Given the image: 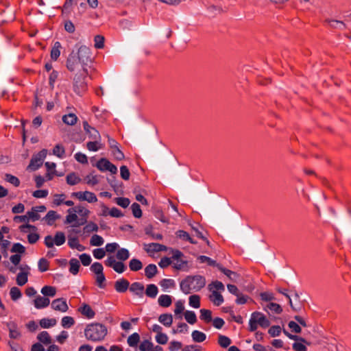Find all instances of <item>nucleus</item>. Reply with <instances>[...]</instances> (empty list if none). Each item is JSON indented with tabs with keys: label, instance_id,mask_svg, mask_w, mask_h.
Listing matches in <instances>:
<instances>
[{
	"label": "nucleus",
	"instance_id": "de8ad7c7",
	"mask_svg": "<svg viewBox=\"0 0 351 351\" xmlns=\"http://www.w3.org/2000/svg\"><path fill=\"white\" fill-rule=\"evenodd\" d=\"M200 319L204 320L206 322H210L212 320V312L208 309H201Z\"/></svg>",
	"mask_w": 351,
	"mask_h": 351
},
{
	"label": "nucleus",
	"instance_id": "774afa93",
	"mask_svg": "<svg viewBox=\"0 0 351 351\" xmlns=\"http://www.w3.org/2000/svg\"><path fill=\"white\" fill-rule=\"evenodd\" d=\"M111 152L115 159L118 160H122L124 158L123 153L119 149V147H116V148H113L111 149Z\"/></svg>",
	"mask_w": 351,
	"mask_h": 351
},
{
	"label": "nucleus",
	"instance_id": "f257e3e1",
	"mask_svg": "<svg viewBox=\"0 0 351 351\" xmlns=\"http://www.w3.org/2000/svg\"><path fill=\"white\" fill-rule=\"evenodd\" d=\"M90 60V50L85 46L79 48L77 53L72 52L67 60L66 66L70 71L79 68L86 69L84 66Z\"/></svg>",
	"mask_w": 351,
	"mask_h": 351
},
{
	"label": "nucleus",
	"instance_id": "ea45409f",
	"mask_svg": "<svg viewBox=\"0 0 351 351\" xmlns=\"http://www.w3.org/2000/svg\"><path fill=\"white\" fill-rule=\"evenodd\" d=\"M75 324L74 319L71 316L63 317L61 320V325L65 328H69Z\"/></svg>",
	"mask_w": 351,
	"mask_h": 351
},
{
	"label": "nucleus",
	"instance_id": "58836bf2",
	"mask_svg": "<svg viewBox=\"0 0 351 351\" xmlns=\"http://www.w3.org/2000/svg\"><path fill=\"white\" fill-rule=\"evenodd\" d=\"M117 258L121 261H125L130 257V252L127 249H119L117 252Z\"/></svg>",
	"mask_w": 351,
	"mask_h": 351
},
{
	"label": "nucleus",
	"instance_id": "7ed1b4c3",
	"mask_svg": "<svg viewBox=\"0 0 351 351\" xmlns=\"http://www.w3.org/2000/svg\"><path fill=\"white\" fill-rule=\"evenodd\" d=\"M206 285V280L201 276H188L180 282V289L185 294L198 291Z\"/></svg>",
	"mask_w": 351,
	"mask_h": 351
},
{
	"label": "nucleus",
	"instance_id": "f3484780",
	"mask_svg": "<svg viewBox=\"0 0 351 351\" xmlns=\"http://www.w3.org/2000/svg\"><path fill=\"white\" fill-rule=\"evenodd\" d=\"M130 287L129 282L125 279H120L115 282L114 289L117 292H125Z\"/></svg>",
	"mask_w": 351,
	"mask_h": 351
},
{
	"label": "nucleus",
	"instance_id": "052dcab7",
	"mask_svg": "<svg viewBox=\"0 0 351 351\" xmlns=\"http://www.w3.org/2000/svg\"><path fill=\"white\" fill-rule=\"evenodd\" d=\"M35 208L33 207L32 208L31 210L27 213L29 221L32 220V221H35L40 219V215L38 214V211H35Z\"/></svg>",
	"mask_w": 351,
	"mask_h": 351
},
{
	"label": "nucleus",
	"instance_id": "423d86ee",
	"mask_svg": "<svg viewBox=\"0 0 351 351\" xmlns=\"http://www.w3.org/2000/svg\"><path fill=\"white\" fill-rule=\"evenodd\" d=\"M19 272L16 277V285L22 287L28 281V276L30 274L31 267L27 264H21L19 265Z\"/></svg>",
	"mask_w": 351,
	"mask_h": 351
},
{
	"label": "nucleus",
	"instance_id": "39448f33",
	"mask_svg": "<svg viewBox=\"0 0 351 351\" xmlns=\"http://www.w3.org/2000/svg\"><path fill=\"white\" fill-rule=\"evenodd\" d=\"M87 69L82 70L79 73L76 74L74 77V90L77 94L84 93L86 89V79L88 76Z\"/></svg>",
	"mask_w": 351,
	"mask_h": 351
},
{
	"label": "nucleus",
	"instance_id": "864d4df0",
	"mask_svg": "<svg viewBox=\"0 0 351 351\" xmlns=\"http://www.w3.org/2000/svg\"><path fill=\"white\" fill-rule=\"evenodd\" d=\"M10 295L12 300L15 301L21 297L22 293L18 287H13L10 289Z\"/></svg>",
	"mask_w": 351,
	"mask_h": 351
},
{
	"label": "nucleus",
	"instance_id": "2eb2a0df",
	"mask_svg": "<svg viewBox=\"0 0 351 351\" xmlns=\"http://www.w3.org/2000/svg\"><path fill=\"white\" fill-rule=\"evenodd\" d=\"M211 294L209 295L210 300L215 305L220 306L224 301L223 295L217 290L210 291Z\"/></svg>",
	"mask_w": 351,
	"mask_h": 351
},
{
	"label": "nucleus",
	"instance_id": "0e129e2a",
	"mask_svg": "<svg viewBox=\"0 0 351 351\" xmlns=\"http://www.w3.org/2000/svg\"><path fill=\"white\" fill-rule=\"evenodd\" d=\"M133 215L136 218H140L142 216V211L139 204L134 203L131 206Z\"/></svg>",
	"mask_w": 351,
	"mask_h": 351
},
{
	"label": "nucleus",
	"instance_id": "ddd939ff",
	"mask_svg": "<svg viewBox=\"0 0 351 351\" xmlns=\"http://www.w3.org/2000/svg\"><path fill=\"white\" fill-rule=\"evenodd\" d=\"M51 308L54 311L61 313H66L69 310V306L64 298H58L52 301Z\"/></svg>",
	"mask_w": 351,
	"mask_h": 351
},
{
	"label": "nucleus",
	"instance_id": "680f3d73",
	"mask_svg": "<svg viewBox=\"0 0 351 351\" xmlns=\"http://www.w3.org/2000/svg\"><path fill=\"white\" fill-rule=\"evenodd\" d=\"M218 343L222 348H227L230 345L231 340L228 337L219 335Z\"/></svg>",
	"mask_w": 351,
	"mask_h": 351
},
{
	"label": "nucleus",
	"instance_id": "6e6552de",
	"mask_svg": "<svg viewBox=\"0 0 351 351\" xmlns=\"http://www.w3.org/2000/svg\"><path fill=\"white\" fill-rule=\"evenodd\" d=\"M65 235L62 232H57L54 238L48 235L45 238V244L47 247H52L54 244L58 246L62 245L65 242Z\"/></svg>",
	"mask_w": 351,
	"mask_h": 351
},
{
	"label": "nucleus",
	"instance_id": "b1692460",
	"mask_svg": "<svg viewBox=\"0 0 351 351\" xmlns=\"http://www.w3.org/2000/svg\"><path fill=\"white\" fill-rule=\"evenodd\" d=\"M158 273V268L154 264H149L145 268V275L147 278H152Z\"/></svg>",
	"mask_w": 351,
	"mask_h": 351
},
{
	"label": "nucleus",
	"instance_id": "a19ab883",
	"mask_svg": "<svg viewBox=\"0 0 351 351\" xmlns=\"http://www.w3.org/2000/svg\"><path fill=\"white\" fill-rule=\"evenodd\" d=\"M140 341V335L137 332H134L128 338V343L131 347L137 346Z\"/></svg>",
	"mask_w": 351,
	"mask_h": 351
},
{
	"label": "nucleus",
	"instance_id": "4468645a",
	"mask_svg": "<svg viewBox=\"0 0 351 351\" xmlns=\"http://www.w3.org/2000/svg\"><path fill=\"white\" fill-rule=\"evenodd\" d=\"M83 126L86 134H88V137L91 140H101V137L99 132L95 128L89 125L86 121L84 122Z\"/></svg>",
	"mask_w": 351,
	"mask_h": 351
},
{
	"label": "nucleus",
	"instance_id": "bb28decb",
	"mask_svg": "<svg viewBox=\"0 0 351 351\" xmlns=\"http://www.w3.org/2000/svg\"><path fill=\"white\" fill-rule=\"evenodd\" d=\"M158 321L167 327L171 326L173 317L171 314L164 313L159 316Z\"/></svg>",
	"mask_w": 351,
	"mask_h": 351
},
{
	"label": "nucleus",
	"instance_id": "603ef678",
	"mask_svg": "<svg viewBox=\"0 0 351 351\" xmlns=\"http://www.w3.org/2000/svg\"><path fill=\"white\" fill-rule=\"evenodd\" d=\"M267 309H269L270 311L277 314H280L282 311L281 306L278 304L274 302H270L268 304L265 308V310Z\"/></svg>",
	"mask_w": 351,
	"mask_h": 351
},
{
	"label": "nucleus",
	"instance_id": "6e6d98bb",
	"mask_svg": "<svg viewBox=\"0 0 351 351\" xmlns=\"http://www.w3.org/2000/svg\"><path fill=\"white\" fill-rule=\"evenodd\" d=\"M49 261L44 258H40L38 263V269L41 272L47 271L49 269Z\"/></svg>",
	"mask_w": 351,
	"mask_h": 351
},
{
	"label": "nucleus",
	"instance_id": "9b49d317",
	"mask_svg": "<svg viewBox=\"0 0 351 351\" xmlns=\"http://www.w3.org/2000/svg\"><path fill=\"white\" fill-rule=\"evenodd\" d=\"M73 197L77 198L80 201H86L89 203L96 202L97 197L95 193L90 191H79L71 194Z\"/></svg>",
	"mask_w": 351,
	"mask_h": 351
},
{
	"label": "nucleus",
	"instance_id": "20e7f679",
	"mask_svg": "<svg viewBox=\"0 0 351 351\" xmlns=\"http://www.w3.org/2000/svg\"><path fill=\"white\" fill-rule=\"evenodd\" d=\"M269 325V321L262 313L256 311L252 313L249 321V330L250 331H255L258 326L262 328H267Z\"/></svg>",
	"mask_w": 351,
	"mask_h": 351
},
{
	"label": "nucleus",
	"instance_id": "f704fd0d",
	"mask_svg": "<svg viewBox=\"0 0 351 351\" xmlns=\"http://www.w3.org/2000/svg\"><path fill=\"white\" fill-rule=\"evenodd\" d=\"M56 319L53 318H43L40 321V325L43 328H48L51 326H53L56 324Z\"/></svg>",
	"mask_w": 351,
	"mask_h": 351
},
{
	"label": "nucleus",
	"instance_id": "e2e57ef3",
	"mask_svg": "<svg viewBox=\"0 0 351 351\" xmlns=\"http://www.w3.org/2000/svg\"><path fill=\"white\" fill-rule=\"evenodd\" d=\"M95 47L97 49H102L104 46V37L101 35H97L94 38Z\"/></svg>",
	"mask_w": 351,
	"mask_h": 351
},
{
	"label": "nucleus",
	"instance_id": "cd10ccee",
	"mask_svg": "<svg viewBox=\"0 0 351 351\" xmlns=\"http://www.w3.org/2000/svg\"><path fill=\"white\" fill-rule=\"evenodd\" d=\"M130 290L137 295H142L144 291V286L140 282H134L130 287Z\"/></svg>",
	"mask_w": 351,
	"mask_h": 351
},
{
	"label": "nucleus",
	"instance_id": "aec40b11",
	"mask_svg": "<svg viewBox=\"0 0 351 351\" xmlns=\"http://www.w3.org/2000/svg\"><path fill=\"white\" fill-rule=\"evenodd\" d=\"M68 245L71 248L76 249L80 252H82L85 250V247L79 243L77 237H69Z\"/></svg>",
	"mask_w": 351,
	"mask_h": 351
},
{
	"label": "nucleus",
	"instance_id": "c756f323",
	"mask_svg": "<svg viewBox=\"0 0 351 351\" xmlns=\"http://www.w3.org/2000/svg\"><path fill=\"white\" fill-rule=\"evenodd\" d=\"M67 213H69L65 219V223L68 224H74L76 223H78L77 221L78 217L76 214V213L72 211V208H70L67 210Z\"/></svg>",
	"mask_w": 351,
	"mask_h": 351
},
{
	"label": "nucleus",
	"instance_id": "473e14b6",
	"mask_svg": "<svg viewBox=\"0 0 351 351\" xmlns=\"http://www.w3.org/2000/svg\"><path fill=\"white\" fill-rule=\"evenodd\" d=\"M62 46H61V44L59 42H56L54 43V45L51 51V59L54 60H56L58 57L60 56V49H61Z\"/></svg>",
	"mask_w": 351,
	"mask_h": 351
},
{
	"label": "nucleus",
	"instance_id": "49530a36",
	"mask_svg": "<svg viewBox=\"0 0 351 351\" xmlns=\"http://www.w3.org/2000/svg\"><path fill=\"white\" fill-rule=\"evenodd\" d=\"M189 305L197 308L200 306V297L198 295H193L189 297Z\"/></svg>",
	"mask_w": 351,
	"mask_h": 351
},
{
	"label": "nucleus",
	"instance_id": "5701e85b",
	"mask_svg": "<svg viewBox=\"0 0 351 351\" xmlns=\"http://www.w3.org/2000/svg\"><path fill=\"white\" fill-rule=\"evenodd\" d=\"M86 147L89 151L97 152L103 148V144L101 140H92L87 143Z\"/></svg>",
	"mask_w": 351,
	"mask_h": 351
},
{
	"label": "nucleus",
	"instance_id": "37998d69",
	"mask_svg": "<svg viewBox=\"0 0 351 351\" xmlns=\"http://www.w3.org/2000/svg\"><path fill=\"white\" fill-rule=\"evenodd\" d=\"M104 239L98 234L93 235L90 240V244L92 246H101L104 244Z\"/></svg>",
	"mask_w": 351,
	"mask_h": 351
},
{
	"label": "nucleus",
	"instance_id": "4c0bfd02",
	"mask_svg": "<svg viewBox=\"0 0 351 351\" xmlns=\"http://www.w3.org/2000/svg\"><path fill=\"white\" fill-rule=\"evenodd\" d=\"M53 154L60 158H63L65 156L64 147L60 144H57L53 149Z\"/></svg>",
	"mask_w": 351,
	"mask_h": 351
},
{
	"label": "nucleus",
	"instance_id": "09e8293b",
	"mask_svg": "<svg viewBox=\"0 0 351 351\" xmlns=\"http://www.w3.org/2000/svg\"><path fill=\"white\" fill-rule=\"evenodd\" d=\"M184 317L186 322L191 324H195L197 321L196 315L193 311H186L184 313Z\"/></svg>",
	"mask_w": 351,
	"mask_h": 351
},
{
	"label": "nucleus",
	"instance_id": "3c124183",
	"mask_svg": "<svg viewBox=\"0 0 351 351\" xmlns=\"http://www.w3.org/2000/svg\"><path fill=\"white\" fill-rule=\"evenodd\" d=\"M184 310V302L182 300H178L175 303L174 313L176 315H180L179 317L182 318L181 313Z\"/></svg>",
	"mask_w": 351,
	"mask_h": 351
},
{
	"label": "nucleus",
	"instance_id": "f8f14e48",
	"mask_svg": "<svg viewBox=\"0 0 351 351\" xmlns=\"http://www.w3.org/2000/svg\"><path fill=\"white\" fill-rule=\"evenodd\" d=\"M97 167L100 171H108L113 174L117 172V167L112 164L106 158H101V160H99L97 164Z\"/></svg>",
	"mask_w": 351,
	"mask_h": 351
},
{
	"label": "nucleus",
	"instance_id": "7c9ffc66",
	"mask_svg": "<svg viewBox=\"0 0 351 351\" xmlns=\"http://www.w3.org/2000/svg\"><path fill=\"white\" fill-rule=\"evenodd\" d=\"M77 116L73 113H69L68 114L64 115L62 117L63 122L69 125H75L77 122Z\"/></svg>",
	"mask_w": 351,
	"mask_h": 351
},
{
	"label": "nucleus",
	"instance_id": "c9c22d12",
	"mask_svg": "<svg viewBox=\"0 0 351 351\" xmlns=\"http://www.w3.org/2000/svg\"><path fill=\"white\" fill-rule=\"evenodd\" d=\"M217 267L218 269L223 272L226 276H227L230 280L235 281L236 278L238 277V275L237 273L227 269L223 267H221L220 265H217Z\"/></svg>",
	"mask_w": 351,
	"mask_h": 351
},
{
	"label": "nucleus",
	"instance_id": "c85d7f7f",
	"mask_svg": "<svg viewBox=\"0 0 351 351\" xmlns=\"http://www.w3.org/2000/svg\"><path fill=\"white\" fill-rule=\"evenodd\" d=\"M158 293V289L156 285L154 284L148 285L145 289V294L147 297L154 298Z\"/></svg>",
	"mask_w": 351,
	"mask_h": 351
},
{
	"label": "nucleus",
	"instance_id": "338daca9",
	"mask_svg": "<svg viewBox=\"0 0 351 351\" xmlns=\"http://www.w3.org/2000/svg\"><path fill=\"white\" fill-rule=\"evenodd\" d=\"M103 266L99 263H94L91 267L90 269L93 272H94L96 275L100 274L103 273Z\"/></svg>",
	"mask_w": 351,
	"mask_h": 351
},
{
	"label": "nucleus",
	"instance_id": "e433bc0d",
	"mask_svg": "<svg viewBox=\"0 0 351 351\" xmlns=\"http://www.w3.org/2000/svg\"><path fill=\"white\" fill-rule=\"evenodd\" d=\"M208 288L209 291L217 290V291L218 292L223 291L225 289L223 283L217 280L209 284Z\"/></svg>",
	"mask_w": 351,
	"mask_h": 351
},
{
	"label": "nucleus",
	"instance_id": "1a4fd4ad",
	"mask_svg": "<svg viewBox=\"0 0 351 351\" xmlns=\"http://www.w3.org/2000/svg\"><path fill=\"white\" fill-rule=\"evenodd\" d=\"M105 265L112 268L118 274H122L126 269L125 264L122 261H117L113 256L107 258L105 261Z\"/></svg>",
	"mask_w": 351,
	"mask_h": 351
},
{
	"label": "nucleus",
	"instance_id": "a18cd8bd",
	"mask_svg": "<svg viewBox=\"0 0 351 351\" xmlns=\"http://www.w3.org/2000/svg\"><path fill=\"white\" fill-rule=\"evenodd\" d=\"M191 335L195 342H202L206 339V335L199 330H194Z\"/></svg>",
	"mask_w": 351,
	"mask_h": 351
},
{
	"label": "nucleus",
	"instance_id": "4d7b16f0",
	"mask_svg": "<svg viewBox=\"0 0 351 351\" xmlns=\"http://www.w3.org/2000/svg\"><path fill=\"white\" fill-rule=\"evenodd\" d=\"M66 199V195L63 193L62 194H55L53 195V203L56 206H60L62 203H64Z\"/></svg>",
	"mask_w": 351,
	"mask_h": 351
},
{
	"label": "nucleus",
	"instance_id": "4be33fe9",
	"mask_svg": "<svg viewBox=\"0 0 351 351\" xmlns=\"http://www.w3.org/2000/svg\"><path fill=\"white\" fill-rule=\"evenodd\" d=\"M158 302L162 307H169L172 303V298L169 295H161L158 299Z\"/></svg>",
	"mask_w": 351,
	"mask_h": 351
},
{
	"label": "nucleus",
	"instance_id": "dca6fc26",
	"mask_svg": "<svg viewBox=\"0 0 351 351\" xmlns=\"http://www.w3.org/2000/svg\"><path fill=\"white\" fill-rule=\"evenodd\" d=\"M34 306L36 308H43L48 306L50 304V300L49 298L40 295H38L34 301Z\"/></svg>",
	"mask_w": 351,
	"mask_h": 351
},
{
	"label": "nucleus",
	"instance_id": "412c9836",
	"mask_svg": "<svg viewBox=\"0 0 351 351\" xmlns=\"http://www.w3.org/2000/svg\"><path fill=\"white\" fill-rule=\"evenodd\" d=\"M164 248V245L156 243L144 245V250L147 252H160L163 250Z\"/></svg>",
	"mask_w": 351,
	"mask_h": 351
},
{
	"label": "nucleus",
	"instance_id": "393cba45",
	"mask_svg": "<svg viewBox=\"0 0 351 351\" xmlns=\"http://www.w3.org/2000/svg\"><path fill=\"white\" fill-rule=\"evenodd\" d=\"M60 218V216L57 214V213L54 210H49L45 218L43 219L46 223L51 226L53 224L55 221Z\"/></svg>",
	"mask_w": 351,
	"mask_h": 351
},
{
	"label": "nucleus",
	"instance_id": "72a5a7b5",
	"mask_svg": "<svg viewBox=\"0 0 351 351\" xmlns=\"http://www.w3.org/2000/svg\"><path fill=\"white\" fill-rule=\"evenodd\" d=\"M41 293L47 297H53L56 294V289L52 286H45L41 289Z\"/></svg>",
	"mask_w": 351,
	"mask_h": 351
},
{
	"label": "nucleus",
	"instance_id": "f03ea898",
	"mask_svg": "<svg viewBox=\"0 0 351 351\" xmlns=\"http://www.w3.org/2000/svg\"><path fill=\"white\" fill-rule=\"evenodd\" d=\"M107 333L108 329L106 326L99 323L88 324L84 330L86 338L91 341H101L104 340Z\"/></svg>",
	"mask_w": 351,
	"mask_h": 351
},
{
	"label": "nucleus",
	"instance_id": "c03bdc74",
	"mask_svg": "<svg viewBox=\"0 0 351 351\" xmlns=\"http://www.w3.org/2000/svg\"><path fill=\"white\" fill-rule=\"evenodd\" d=\"M38 340L45 343L49 344L51 342V337L47 331H43L38 335Z\"/></svg>",
	"mask_w": 351,
	"mask_h": 351
},
{
	"label": "nucleus",
	"instance_id": "5fc2aeb1",
	"mask_svg": "<svg viewBox=\"0 0 351 351\" xmlns=\"http://www.w3.org/2000/svg\"><path fill=\"white\" fill-rule=\"evenodd\" d=\"M153 348V343L149 340H144L139 346V350L141 351H150Z\"/></svg>",
	"mask_w": 351,
	"mask_h": 351
},
{
	"label": "nucleus",
	"instance_id": "2f4dec72",
	"mask_svg": "<svg viewBox=\"0 0 351 351\" xmlns=\"http://www.w3.org/2000/svg\"><path fill=\"white\" fill-rule=\"evenodd\" d=\"M69 271L73 275H76L78 273L80 267L79 261L76 258H71L69 261Z\"/></svg>",
	"mask_w": 351,
	"mask_h": 351
},
{
	"label": "nucleus",
	"instance_id": "69168bd1",
	"mask_svg": "<svg viewBox=\"0 0 351 351\" xmlns=\"http://www.w3.org/2000/svg\"><path fill=\"white\" fill-rule=\"evenodd\" d=\"M168 337L166 334L161 332L156 336V341L158 343L165 345L168 341Z\"/></svg>",
	"mask_w": 351,
	"mask_h": 351
},
{
	"label": "nucleus",
	"instance_id": "a878e982",
	"mask_svg": "<svg viewBox=\"0 0 351 351\" xmlns=\"http://www.w3.org/2000/svg\"><path fill=\"white\" fill-rule=\"evenodd\" d=\"M129 268L132 271H140L143 268V263L138 258H132L129 262Z\"/></svg>",
	"mask_w": 351,
	"mask_h": 351
},
{
	"label": "nucleus",
	"instance_id": "0eeeda50",
	"mask_svg": "<svg viewBox=\"0 0 351 351\" xmlns=\"http://www.w3.org/2000/svg\"><path fill=\"white\" fill-rule=\"evenodd\" d=\"M47 154V149H43L36 154L33 155L29 165H28V169L32 170L38 169L43 165L44 159L46 158Z\"/></svg>",
	"mask_w": 351,
	"mask_h": 351
},
{
	"label": "nucleus",
	"instance_id": "13d9d810",
	"mask_svg": "<svg viewBox=\"0 0 351 351\" xmlns=\"http://www.w3.org/2000/svg\"><path fill=\"white\" fill-rule=\"evenodd\" d=\"M5 180L13 184L14 186H19L20 184L19 178L11 174H5Z\"/></svg>",
	"mask_w": 351,
	"mask_h": 351
},
{
	"label": "nucleus",
	"instance_id": "6ab92c4d",
	"mask_svg": "<svg viewBox=\"0 0 351 351\" xmlns=\"http://www.w3.org/2000/svg\"><path fill=\"white\" fill-rule=\"evenodd\" d=\"M7 326L10 332V337L12 339H18L21 336V332L19 331L16 324L14 322H10L7 323Z\"/></svg>",
	"mask_w": 351,
	"mask_h": 351
},
{
	"label": "nucleus",
	"instance_id": "8fccbe9b",
	"mask_svg": "<svg viewBox=\"0 0 351 351\" xmlns=\"http://www.w3.org/2000/svg\"><path fill=\"white\" fill-rule=\"evenodd\" d=\"M176 236L184 241H188L191 243H195V242L193 240V239L189 236V234L184 231V230H178L176 232Z\"/></svg>",
	"mask_w": 351,
	"mask_h": 351
},
{
	"label": "nucleus",
	"instance_id": "a211bd4d",
	"mask_svg": "<svg viewBox=\"0 0 351 351\" xmlns=\"http://www.w3.org/2000/svg\"><path fill=\"white\" fill-rule=\"evenodd\" d=\"M79 311L88 319L93 318L95 313L92 308L87 304H83L80 308H79Z\"/></svg>",
	"mask_w": 351,
	"mask_h": 351
},
{
	"label": "nucleus",
	"instance_id": "bf43d9fd",
	"mask_svg": "<svg viewBox=\"0 0 351 351\" xmlns=\"http://www.w3.org/2000/svg\"><path fill=\"white\" fill-rule=\"evenodd\" d=\"M11 252L13 253L25 254V247L19 243H14L11 249Z\"/></svg>",
	"mask_w": 351,
	"mask_h": 351
},
{
	"label": "nucleus",
	"instance_id": "79ce46f5",
	"mask_svg": "<svg viewBox=\"0 0 351 351\" xmlns=\"http://www.w3.org/2000/svg\"><path fill=\"white\" fill-rule=\"evenodd\" d=\"M66 179L69 185L77 184L81 181V179L75 173L68 174Z\"/></svg>",
	"mask_w": 351,
	"mask_h": 351
},
{
	"label": "nucleus",
	"instance_id": "9d476101",
	"mask_svg": "<svg viewBox=\"0 0 351 351\" xmlns=\"http://www.w3.org/2000/svg\"><path fill=\"white\" fill-rule=\"evenodd\" d=\"M72 211L77 213L81 217L80 223H74L71 225L72 227H78L81 225L84 224L87 221V219L90 214V211L84 206L81 205L77 206L75 208H72Z\"/></svg>",
	"mask_w": 351,
	"mask_h": 351
}]
</instances>
